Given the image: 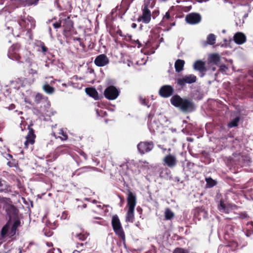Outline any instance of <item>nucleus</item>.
Returning a JSON list of instances; mask_svg holds the SVG:
<instances>
[{
	"label": "nucleus",
	"mask_w": 253,
	"mask_h": 253,
	"mask_svg": "<svg viewBox=\"0 0 253 253\" xmlns=\"http://www.w3.org/2000/svg\"><path fill=\"white\" fill-rule=\"evenodd\" d=\"M239 121H240L239 117H236L228 124V126L229 127H233L237 126L238 125Z\"/></svg>",
	"instance_id": "36"
},
{
	"label": "nucleus",
	"mask_w": 253,
	"mask_h": 253,
	"mask_svg": "<svg viewBox=\"0 0 253 253\" xmlns=\"http://www.w3.org/2000/svg\"><path fill=\"white\" fill-rule=\"evenodd\" d=\"M67 216H68L67 212V211H63V213H62V216H61V219H65L67 218Z\"/></svg>",
	"instance_id": "49"
},
{
	"label": "nucleus",
	"mask_w": 253,
	"mask_h": 253,
	"mask_svg": "<svg viewBox=\"0 0 253 253\" xmlns=\"http://www.w3.org/2000/svg\"><path fill=\"white\" fill-rule=\"evenodd\" d=\"M173 253H189L188 251L183 248H176L173 252Z\"/></svg>",
	"instance_id": "40"
},
{
	"label": "nucleus",
	"mask_w": 253,
	"mask_h": 253,
	"mask_svg": "<svg viewBox=\"0 0 253 253\" xmlns=\"http://www.w3.org/2000/svg\"><path fill=\"white\" fill-rule=\"evenodd\" d=\"M118 7V6H117L115 9H113L112 11V13H113L116 11L117 8Z\"/></svg>",
	"instance_id": "61"
},
{
	"label": "nucleus",
	"mask_w": 253,
	"mask_h": 253,
	"mask_svg": "<svg viewBox=\"0 0 253 253\" xmlns=\"http://www.w3.org/2000/svg\"><path fill=\"white\" fill-rule=\"evenodd\" d=\"M18 253H22V251L20 249H19V252Z\"/></svg>",
	"instance_id": "63"
},
{
	"label": "nucleus",
	"mask_w": 253,
	"mask_h": 253,
	"mask_svg": "<svg viewBox=\"0 0 253 253\" xmlns=\"http://www.w3.org/2000/svg\"><path fill=\"white\" fill-rule=\"evenodd\" d=\"M20 224V221L18 220L15 221L13 224L12 225L11 230H10V234L12 235H14L16 233V231L17 230V227Z\"/></svg>",
	"instance_id": "37"
},
{
	"label": "nucleus",
	"mask_w": 253,
	"mask_h": 253,
	"mask_svg": "<svg viewBox=\"0 0 253 253\" xmlns=\"http://www.w3.org/2000/svg\"><path fill=\"white\" fill-rule=\"evenodd\" d=\"M134 210L128 209L126 216V221L129 222H133L134 219Z\"/></svg>",
	"instance_id": "26"
},
{
	"label": "nucleus",
	"mask_w": 253,
	"mask_h": 253,
	"mask_svg": "<svg viewBox=\"0 0 253 253\" xmlns=\"http://www.w3.org/2000/svg\"><path fill=\"white\" fill-rule=\"evenodd\" d=\"M40 47L42 48V51L44 54H45V53L48 51V48L45 45L44 42H41L40 44Z\"/></svg>",
	"instance_id": "41"
},
{
	"label": "nucleus",
	"mask_w": 253,
	"mask_h": 253,
	"mask_svg": "<svg viewBox=\"0 0 253 253\" xmlns=\"http://www.w3.org/2000/svg\"><path fill=\"white\" fill-rule=\"evenodd\" d=\"M15 108V105L13 104H12L10 105L9 107V109H13Z\"/></svg>",
	"instance_id": "54"
},
{
	"label": "nucleus",
	"mask_w": 253,
	"mask_h": 253,
	"mask_svg": "<svg viewBox=\"0 0 253 253\" xmlns=\"http://www.w3.org/2000/svg\"><path fill=\"white\" fill-rule=\"evenodd\" d=\"M216 38L214 34H210L207 39V42L210 45H213L215 43Z\"/></svg>",
	"instance_id": "34"
},
{
	"label": "nucleus",
	"mask_w": 253,
	"mask_h": 253,
	"mask_svg": "<svg viewBox=\"0 0 253 253\" xmlns=\"http://www.w3.org/2000/svg\"><path fill=\"white\" fill-rule=\"evenodd\" d=\"M58 134L55 132H53L52 135L56 138H59L61 140H66L68 139V135L66 132H64L62 129L60 130V131L58 133Z\"/></svg>",
	"instance_id": "27"
},
{
	"label": "nucleus",
	"mask_w": 253,
	"mask_h": 253,
	"mask_svg": "<svg viewBox=\"0 0 253 253\" xmlns=\"http://www.w3.org/2000/svg\"><path fill=\"white\" fill-rule=\"evenodd\" d=\"M140 42L137 40V41H135V42L137 43V44H138V43L139 42Z\"/></svg>",
	"instance_id": "64"
},
{
	"label": "nucleus",
	"mask_w": 253,
	"mask_h": 253,
	"mask_svg": "<svg viewBox=\"0 0 253 253\" xmlns=\"http://www.w3.org/2000/svg\"><path fill=\"white\" fill-rule=\"evenodd\" d=\"M201 16L197 13H191L186 15L185 20L187 23L194 25L200 22L201 21Z\"/></svg>",
	"instance_id": "14"
},
{
	"label": "nucleus",
	"mask_w": 253,
	"mask_h": 253,
	"mask_svg": "<svg viewBox=\"0 0 253 253\" xmlns=\"http://www.w3.org/2000/svg\"><path fill=\"white\" fill-rule=\"evenodd\" d=\"M142 14L138 19L139 21H142L144 23L147 24L150 22L151 19V12L150 9L142 8Z\"/></svg>",
	"instance_id": "18"
},
{
	"label": "nucleus",
	"mask_w": 253,
	"mask_h": 253,
	"mask_svg": "<svg viewBox=\"0 0 253 253\" xmlns=\"http://www.w3.org/2000/svg\"><path fill=\"white\" fill-rule=\"evenodd\" d=\"M144 42L145 43V46L146 47H149L152 45L153 42H152L151 40H149L147 41V42Z\"/></svg>",
	"instance_id": "46"
},
{
	"label": "nucleus",
	"mask_w": 253,
	"mask_h": 253,
	"mask_svg": "<svg viewBox=\"0 0 253 253\" xmlns=\"http://www.w3.org/2000/svg\"><path fill=\"white\" fill-rule=\"evenodd\" d=\"M48 99L47 97L44 96L42 93H37L34 96V102L38 104H40L42 100L47 101Z\"/></svg>",
	"instance_id": "29"
},
{
	"label": "nucleus",
	"mask_w": 253,
	"mask_h": 253,
	"mask_svg": "<svg viewBox=\"0 0 253 253\" xmlns=\"http://www.w3.org/2000/svg\"><path fill=\"white\" fill-rule=\"evenodd\" d=\"M42 89L48 94H52L55 92V88L48 84H44L42 86Z\"/></svg>",
	"instance_id": "32"
},
{
	"label": "nucleus",
	"mask_w": 253,
	"mask_h": 253,
	"mask_svg": "<svg viewBox=\"0 0 253 253\" xmlns=\"http://www.w3.org/2000/svg\"><path fill=\"white\" fill-rule=\"evenodd\" d=\"M72 238L76 241L85 242L89 236V233L81 226H75L72 232Z\"/></svg>",
	"instance_id": "3"
},
{
	"label": "nucleus",
	"mask_w": 253,
	"mask_h": 253,
	"mask_svg": "<svg viewBox=\"0 0 253 253\" xmlns=\"http://www.w3.org/2000/svg\"><path fill=\"white\" fill-rule=\"evenodd\" d=\"M7 215L11 217L12 215H15L17 214V210L13 205L9 206L6 210Z\"/></svg>",
	"instance_id": "31"
},
{
	"label": "nucleus",
	"mask_w": 253,
	"mask_h": 253,
	"mask_svg": "<svg viewBox=\"0 0 253 253\" xmlns=\"http://www.w3.org/2000/svg\"><path fill=\"white\" fill-rule=\"evenodd\" d=\"M174 92L173 87L170 85H164L159 89V95L164 98H168L171 96Z\"/></svg>",
	"instance_id": "12"
},
{
	"label": "nucleus",
	"mask_w": 253,
	"mask_h": 253,
	"mask_svg": "<svg viewBox=\"0 0 253 253\" xmlns=\"http://www.w3.org/2000/svg\"><path fill=\"white\" fill-rule=\"evenodd\" d=\"M139 101L141 104L149 107V101L146 100L145 98H143L142 97H139Z\"/></svg>",
	"instance_id": "42"
},
{
	"label": "nucleus",
	"mask_w": 253,
	"mask_h": 253,
	"mask_svg": "<svg viewBox=\"0 0 253 253\" xmlns=\"http://www.w3.org/2000/svg\"><path fill=\"white\" fill-rule=\"evenodd\" d=\"M218 209L221 211L228 213V209L226 208V205L225 204L223 199L220 200V203L218 206Z\"/></svg>",
	"instance_id": "33"
},
{
	"label": "nucleus",
	"mask_w": 253,
	"mask_h": 253,
	"mask_svg": "<svg viewBox=\"0 0 253 253\" xmlns=\"http://www.w3.org/2000/svg\"><path fill=\"white\" fill-rule=\"evenodd\" d=\"M33 124L32 122H31L30 124L28 126V129L29 130L28 133L26 136V140L24 143L25 147L26 148L28 147V145H33L35 142L36 134H35V131L32 127Z\"/></svg>",
	"instance_id": "10"
},
{
	"label": "nucleus",
	"mask_w": 253,
	"mask_h": 253,
	"mask_svg": "<svg viewBox=\"0 0 253 253\" xmlns=\"http://www.w3.org/2000/svg\"><path fill=\"white\" fill-rule=\"evenodd\" d=\"M131 27L133 28H136V24L135 23H132V25H131Z\"/></svg>",
	"instance_id": "59"
},
{
	"label": "nucleus",
	"mask_w": 253,
	"mask_h": 253,
	"mask_svg": "<svg viewBox=\"0 0 253 253\" xmlns=\"http://www.w3.org/2000/svg\"><path fill=\"white\" fill-rule=\"evenodd\" d=\"M207 185L209 187H212L216 185L217 182L211 177L206 178Z\"/></svg>",
	"instance_id": "35"
},
{
	"label": "nucleus",
	"mask_w": 253,
	"mask_h": 253,
	"mask_svg": "<svg viewBox=\"0 0 253 253\" xmlns=\"http://www.w3.org/2000/svg\"><path fill=\"white\" fill-rule=\"evenodd\" d=\"M79 42L80 45L81 46H82L84 49L85 48V46L84 44L82 42V40Z\"/></svg>",
	"instance_id": "53"
},
{
	"label": "nucleus",
	"mask_w": 253,
	"mask_h": 253,
	"mask_svg": "<svg viewBox=\"0 0 253 253\" xmlns=\"http://www.w3.org/2000/svg\"><path fill=\"white\" fill-rule=\"evenodd\" d=\"M232 163L235 165L243 166L250 162L249 157L247 156L242 155L240 154H233Z\"/></svg>",
	"instance_id": "8"
},
{
	"label": "nucleus",
	"mask_w": 253,
	"mask_h": 253,
	"mask_svg": "<svg viewBox=\"0 0 253 253\" xmlns=\"http://www.w3.org/2000/svg\"><path fill=\"white\" fill-rule=\"evenodd\" d=\"M239 218L241 219H245L246 218L249 217V216L248 215L246 212H242L239 214Z\"/></svg>",
	"instance_id": "45"
},
{
	"label": "nucleus",
	"mask_w": 253,
	"mask_h": 253,
	"mask_svg": "<svg viewBox=\"0 0 253 253\" xmlns=\"http://www.w3.org/2000/svg\"><path fill=\"white\" fill-rule=\"evenodd\" d=\"M62 20V18H60L58 22H55L53 24V27L55 29H57V28L61 27V26L62 25V21H61Z\"/></svg>",
	"instance_id": "43"
},
{
	"label": "nucleus",
	"mask_w": 253,
	"mask_h": 253,
	"mask_svg": "<svg viewBox=\"0 0 253 253\" xmlns=\"http://www.w3.org/2000/svg\"><path fill=\"white\" fill-rule=\"evenodd\" d=\"M62 26L63 28V35L66 38H70L73 34L74 23L70 17L62 18Z\"/></svg>",
	"instance_id": "4"
},
{
	"label": "nucleus",
	"mask_w": 253,
	"mask_h": 253,
	"mask_svg": "<svg viewBox=\"0 0 253 253\" xmlns=\"http://www.w3.org/2000/svg\"><path fill=\"white\" fill-rule=\"evenodd\" d=\"M7 157H8V158H7V159H12L13 158V156L11 155V154H8L7 155Z\"/></svg>",
	"instance_id": "56"
},
{
	"label": "nucleus",
	"mask_w": 253,
	"mask_h": 253,
	"mask_svg": "<svg viewBox=\"0 0 253 253\" xmlns=\"http://www.w3.org/2000/svg\"><path fill=\"white\" fill-rule=\"evenodd\" d=\"M111 224L115 234L125 244L126 243L125 233L117 215L116 214L113 216Z\"/></svg>",
	"instance_id": "2"
},
{
	"label": "nucleus",
	"mask_w": 253,
	"mask_h": 253,
	"mask_svg": "<svg viewBox=\"0 0 253 253\" xmlns=\"http://www.w3.org/2000/svg\"><path fill=\"white\" fill-rule=\"evenodd\" d=\"M159 14V11L158 10H156L152 12V14H151V15L153 16V18H155Z\"/></svg>",
	"instance_id": "47"
},
{
	"label": "nucleus",
	"mask_w": 253,
	"mask_h": 253,
	"mask_svg": "<svg viewBox=\"0 0 253 253\" xmlns=\"http://www.w3.org/2000/svg\"><path fill=\"white\" fill-rule=\"evenodd\" d=\"M136 204V197L131 191H129L127 197V206L128 209L134 210Z\"/></svg>",
	"instance_id": "19"
},
{
	"label": "nucleus",
	"mask_w": 253,
	"mask_h": 253,
	"mask_svg": "<svg viewBox=\"0 0 253 253\" xmlns=\"http://www.w3.org/2000/svg\"><path fill=\"white\" fill-rule=\"evenodd\" d=\"M34 55L30 51L25 50L23 51L22 55H20V58L18 60L19 63H27L31 65L33 61Z\"/></svg>",
	"instance_id": "11"
},
{
	"label": "nucleus",
	"mask_w": 253,
	"mask_h": 253,
	"mask_svg": "<svg viewBox=\"0 0 253 253\" xmlns=\"http://www.w3.org/2000/svg\"><path fill=\"white\" fill-rule=\"evenodd\" d=\"M208 60L211 63L216 65L220 62V57L219 54L213 53L210 55Z\"/></svg>",
	"instance_id": "25"
},
{
	"label": "nucleus",
	"mask_w": 253,
	"mask_h": 253,
	"mask_svg": "<svg viewBox=\"0 0 253 253\" xmlns=\"http://www.w3.org/2000/svg\"><path fill=\"white\" fill-rule=\"evenodd\" d=\"M18 22L20 26L22 28L26 29L29 27V23L30 22L28 21L27 18H25L24 16H21Z\"/></svg>",
	"instance_id": "28"
},
{
	"label": "nucleus",
	"mask_w": 253,
	"mask_h": 253,
	"mask_svg": "<svg viewBox=\"0 0 253 253\" xmlns=\"http://www.w3.org/2000/svg\"><path fill=\"white\" fill-rule=\"evenodd\" d=\"M117 34H118L120 36H121L122 37H124V35L123 34L122 31L120 29H119L117 31Z\"/></svg>",
	"instance_id": "51"
},
{
	"label": "nucleus",
	"mask_w": 253,
	"mask_h": 253,
	"mask_svg": "<svg viewBox=\"0 0 253 253\" xmlns=\"http://www.w3.org/2000/svg\"><path fill=\"white\" fill-rule=\"evenodd\" d=\"M211 69L212 71H214L216 70V68L214 66L211 67Z\"/></svg>",
	"instance_id": "57"
},
{
	"label": "nucleus",
	"mask_w": 253,
	"mask_h": 253,
	"mask_svg": "<svg viewBox=\"0 0 253 253\" xmlns=\"http://www.w3.org/2000/svg\"><path fill=\"white\" fill-rule=\"evenodd\" d=\"M29 73L30 74H32V75H35V74H37V71L35 69H33L32 68L30 69L29 71Z\"/></svg>",
	"instance_id": "48"
},
{
	"label": "nucleus",
	"mask_w": 253,
	"mask_h": 253,
	"mask_svg": "<svg viewBox=\"0 0 253 253\" xmlns=\"http://www.w3.org/2000/svg\"><path fill=\"white\" fill-rule=\"evenodd\" d=\"M7 165L9 166V167H11L13 166L12 163L10 162H8L7 163Z\"/></svg>",
	"instance_id": "58"
},
{
	"label": "nucleus",
	"mask_w": 253,
	"mask_h": 253,
	"mask_svg": "<svg viewBox=\"0 0 253 253\" xmlns=\"http://www.w3.org/2000/svg\"><path fill=\"white\" fill-rule=\"evenodd\" d=\"M27 20L30 23V27L27 28L25 30L27 31V34L28 35L29 38L32 39V30L36 27V21L31 16H28Z\"/></svg>",
	"instance_id": "21"
},
{
	"label": "nucleus",
	"mask_w": 253,
	"mask_h": 253,
	"mask_svg": "<svg viewBox=\"0 0 253 253\" xmlns=\"http://www.w3.org/2000/svg\"><path fill=\"white\" fill-rule=\"evenodd\" d=\"M155 4L154 0H144L142 8L150 9L153 8Z\"/></svg>",
	"instance_id": "30"
},
{
	"label": "nucleus",
	"mask_w": 253,
	"mask_h": 253,
	"mask_svg": "<svg viewBox=\"0 0 253 253\" xmlns=\"http://www.w3.org/2000/svg\"><path fill=\"white\" fill-rule=\"evenodd\" d=\"M163 162L169 168H172L176 165L177 160L175 156L169 154L164 158Z\"/></svg>",
	"instance_id": "16"
},
{
	"label": "nucleus",
	"mask_w": 253,
	"mask_h": 253,
	"mask_svg": "<svg viewBox=\"0 0 253 253\" xmlns=\"http://www.w3.org/2000/svg\"><path fill=\"white\" fill-rule=\"evenodd\" d=\"M154 116V113L150 112L148 115V122L149 126L151 125L152 119Z\"/></svg>",
	"instance_id": "44"
},
{
	"label": "nucleus",
	"mask_w": 253,
	"mask_h": 253,
	"mask_svg": "<svg viewBox=\"0 0 253 253\" xmlns=\"http://www.w3.org/2000/svg\"><path fill=\"white\" fill-rule=\"evenodd\" d=\"M138 44V47H139H139H142V44L140 43V42H139L138 43V44Z\"/></svg>",
	"instance_id": "60"
},
{
	"label": "nucleus",
	"mask_w": 253,
	"mask_h": 253,
	"mask_svg": "<svg viewBox=\"0 0 253 253\" xmlns=\"http://www.w3.org/2000/svg\"><path fill=\"white\" fill-rule=\"evenodd\" d=\"M85 92L95 100L99 99L98 93L95 88L93 87H87L85 88Z\"/></svg>",
	"instance_id": "23"
},
{
	"label": "nucleus",
	"mask_w": 253,
	"mask_h": 253,
	"mask_svg": "<svg viewBox=\"0 0 253 253\" xmlns=\"http://www.w3.org/2000/svg\"><path fill=\"white\" fill-rule=\"evenodd\" d=\"M193 68L194 70L199 72L201 77H203L206 75L207 71L209 69L206 67L205 62L200 60L195 62Z\"/></svg>",
	"instance_id": "13"
},
{
	"label": "nucleus",
	"mask_w": 253,
	"mask_h": 253,
	"mask_svg": "<svg viewBox=\"0 0 253 253\" xmlns=\"http://www.w3.org/2000/svg\"><path fill=\"white\" fill-rule=\"evenodd\" d=\"M171 104L175 107L179 108L184 112H192L195 109L194 103L190 99L182 98L176 94L170 99Z\"/></svg>",
	"instance_id": "1"
},
{
	"label": "nucleus",
	"mask_w": 253,
	"mask_h": 253,
	"mask_svg": "<svg viewBox=\"0 0 253 253\" xmlns=\"http://www.w3.org/2000/svg\"><path fill=\"white\" fill-rule=\"evenodd\" d=\"M197 78L196 76L193 74H189L185 75L182 78L177 79L176 83L177 85L182 88L185 86L186 84H191L197 81Z\"/></svg>",
	"instance_id": "6"
},
{
	"label": "nucleus",
	"mask_w": 253,
	"mask_h": 253,
	"mask_svg": "<svg viewBox=\"0 0 253 253\" xmlns=\"http://www.w3.org/2000/svg\"><path fill=\"white\" fill-rule=\"evenodd\" d=\"M80 154L81 156H82L86 160L87 159V155L84 153V152L83 151H82L81 153H80Z\"/></svg>",
	"instance_id": "52"
},
{
	"label": "nucleus",
	"mask_w": 253,
	"mask_h": 253,
	"mask_svg": "<svg viewBox=\"0 0 253 253\" xmlns=\"http://www.w3.org/2000/svg\"><path fill=\"white\" fill-rule=\"evenodd\" d=\"M174 21V17L171 16L170 11H167L165 15L163 16L162 21L160 22L161 26H165L166 24H169V28L175 25V23Z\"/></svg>",
	"instance_id": "15"
},
{
	"label": "nucleus",
	"mask_w": 253,
	"mask_h": 253,
	"mask_svg": "<svg viewBox=\"0 0 253 253\" xmlns=\"http://www.w3.org/2000/svg\"><path fill=\"white\" fill-rule=\"evenodd\" d=\"M109 63V59L104 54H101L96 56L94 60V64L98 67H103Z\"/></svg>",
	"instance_id": "17"
},
{
	"label": "nucleus",
	"mask_w": 253,
	"mask_h": 253,
	"mask_svg": "<svg viewBox=\"0 0 253 253\" xmlns=\"http://www.w3.org/2000/svg\"><path fill=\"white\" fill-rule=\"evenodd\" d=\"M185 64V61L183 60L177 59L175 62L174 67L175 71L177 73H179L183 70L184 66Z\"/></svg>",
	"instance_id": "24"
},
{
	"label": "nucleus",
	"mask_w": 253,
	"mask_h": 253,
	"mask_svg": "<svg viewBox=\"0 0 253 253\" xmlns=\"http://www.w3.org/2000/svg\"><path fill=\"white\" fill-rule=\"evenodd\" d=\"M62 85L63 86H65V87H67V84H65V83L62 84Z\"/></svg>",
	"instance_id": "62"
},
{
	"label": "nucleus",
	"mask_w": 253,
	"mask_h": 253,
	"mask_svg": "<svg viewBox=\"0 0 253 253\" xmlns=\"http://www.w3.org/2000/svg\"><path fill=\"white\" fill-rule=\"evenodd\" d=\"M234 41L238 44H242L246 41V37L242 33L238 32L234 36Z\"/></svg>",
	"instance_id": "20"
},
{
	"label": "nucleus",
	"mask_w": 253,
	"mask_h": 253,
	"mask_svg": "<svg viewBox=\"0 0 253 253\" xmlns=\"http://www.w3.org/2000/svg\"><path fill=\"white\" fill-rule=\"evenodd\" d=\"M165 216L166 219L170 220L174 216V214L169 209H168L166 210Z\"/></svg>",
	"instance_id": "39"
},
{
	"label": "nucleus",
	"mask_w": 253,
	"mask_h": 253,
	"mask_svg": "<svg viewBox=\"0 0 253 253\" xmlns=\"http://www.w3.org/2000/svg\"><path fill=\"white\" fill-rule=\"evenodd\" d=\"M76 248L80 251H82L83 250H85L86 249L91 248L90 244L89 242V240L85 242H81L76 241Z\"/></svg>",
	"instance_id": "22"
},
{
	"label": "nucleus",
	"mask_w": 253,
	"mask_h": 253,
	"mask_svg": "<svg viewBox=\"0 0 253 253\" xmlns=\"http://www.w3.org/2000/svg\"><path fill=\"white\" fill-rule=\"evenodd\" d=\"M74 41H78L79 42H80L81 40V39L80 38H74L73 39Z\"/></svg>",
	"instance_id": "55"
},
{
	"label": "nucleus",
	"mask_w": 253,
	"mask_h": 253,
	"mask_svg": "<svg viewBox=\"0 0 253 253\" xmlns=\"http://www.w3.org/2000/svg\"><path fill=\"white\" fill-rule=\"evenodd\" d=\"M124 39L126 40L127 41H130L131 39V36L129 35L128 34H127L126 35H124Z\"/></svg>",
	"instance_id": "50"
},
{
	"label": "nucleus",
	"mask_w": 253,
	"mask_h": 253,
	"mask_svg": "<svg viewBox=\"0 0 253 253\" xmlns=\"http://www.w3.org/2000/svg\"><path fill=\"white\" fill-rule=\"evenodd\" d=\"M140 153L144 154L150 152L154 148V143L152 141H143L139 143L137 146Z\"/></svg>",
	"instance_id": "9"
},
{
	"label": "nucleus",
	"mask_w": 253,
	"mask_h": 253,
	"mask_svg": "<svg viewBox=\"0 0 253 253\" xmlns=\"http://www.w3.org/2000/svg\"><path fill=\"white\" fill-rule=\"evenodd\" d=\"M9 228V226L8 223L6 224L2 228L1 230V236L4 237L6 236L8 231Z\"/></svg>",
	"instance_id": "38"
},
{
	"label": "nucleus",
	"mask_w": 253,
	"mask_h": 253,
	"mask_svg": "<svg viewBox=\"0 0 253 253\" xmlns=\"http://www.w3.org/2000/svg\"><path fill=\"white\" fill-rule=\"evenodd\" d=\"M120 92L114 86L110 85L107 87L104 90V96L108 100H114L119 96Z\"/></svg>",
	"instance_id": "7"
},
{
	"label": "nucleus",
	"mask_w": 253,
	"mask_h": 253,
	"mask_svg": "<svg viewBox=\"0 0 253 253\" xmlns=\"http://www.w3.org/2000/svg\"><path fill=\"white\" fill-rule=\"evenodd\" d=\"M21 47V45L19 43L13 44L8 49L7 56L8 57L16 61H18L20 58V55L19 51Z\"/></svg>",
	"instance_id": "5"
}]
</instances>
